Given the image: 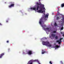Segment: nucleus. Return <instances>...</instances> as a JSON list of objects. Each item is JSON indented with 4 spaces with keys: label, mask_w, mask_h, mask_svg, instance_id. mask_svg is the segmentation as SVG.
<instances>
[{
    "label": "nucleus",
    "mask_w": 64,
    "mask_h": 64,
    "mask_svg": "<svg viewBox=\"0 0 64 64\" xmlns=\"http://www.w3.org/2000/svg\"><path fill=\"white\" fill-rule=\"evenodd\" d=\"M36 4L37 5L36 6V10H38L39 8H40V10L37 11L38 13H43L44 12V11L42 10L43 9L46 10L45 7H44V4H41L38 3V2L36 3Z\"/></svg>",
    "instance_id": "nucleus-1"
},
{
    "label": "nucleus",
    "mask_w": 64,
    "mask_h": 64,
    "mask_svg": "<svg viewBox=\"0 0 64 64\" xmlns=\"http://www.w3.org/2000/svg\"><path fill=\"white\" fill-rule=\"evenodd\" d=\"M10 5H9L8 6V7L9 8H12V7H14V2H10Z\"/></svg>",
    "instance_id": "nucleus-2"
},
{
    "label": "nucleus",
    "mask_w": 64,
    "mask_h": 64,
    "mask_svg": "<svg viewBox=\"0 0 64 64\" xmlns=\"http://www.w3.org/2000/svg\"><path fill=\"white\" fill-rule=\"evenodd\" d=\"M42 44L43 45H45V46H47V45L48 44H49V42H44L43 41L42 42Z\"/></svg>",
    "instance_id": "nucleus-3"
},
{
    "label": "nucleus",
    "mask_w": 64,
    "mask_h": 64,
    "mask_svg": "<svg viewBox=\"0 0 64 64\" xmlns=\"http://www.w3.org/2000/svg\"><path fill=\"white\" fill-rule=\"evenodd\" d=\"M36 61L37 60H30L28 62V64H33V63L34 62Z\"/></svg>",
    "instance_id": "nucleus-4"
},
{
    "label": "nucleus",
    "mask_w": 64,
    "mask_h": 64,
    "mask_svg": "<svg viewBox=\"0 0 64 64\" xmlns=\"http://www.w3.org/2000/svg\"><path fill=\"white\" fill-rule=\"evenodd\" d=\"M42 27L43 29H44V30H49V28H44V27H46V25H44V26H43V25H42Z\"/></svg>",
    "instance_id": "nucleus-5"
},
{
    "label": "nucleus",
    "mask_w": 64,
    "mask_h": 64,
    "mask_svg": "<svg viewBox=\"0 0 64 64\" xmlns=\"http://www.w3.org/2000/svg\"><path fill=\"white\" fill-rule=\"evenodd\" d=\"M63 38H60V40H57L56 41L57 42H58V44H60L61 43V40H62L63 39Z\"/></svg>",
    "instance_id": "nucleus-6"
},
{
    "label": "nucleus",
    "mask_w": 64,
    "mask_h": 64,
    "mask_svg": "<svg viewBox=\"0 0 64 64\" xmlns=\"http://www.w3.org/2000/svg\"><path fill=\"white\" fill-rule=\"evenodd\" d=\"M28 54L29 55H31V54H32V51L29 50L28 52Z\"/></svg>",
    "instance_id": "nucleus-7"
},
{
    "label": "nucleus",
    "mask_w": 64,
    "mask_h": 64,
    "mask_svg": "<svg viewBox=\"0 0 64 64\" xmlns=\"http://www.w3.org/2000/svg\"><path fill=\"white\" fill-rule=\"evenodd\" d=\"M3 55H4V53H2L0 54V58H1Z\"/></svg>",
    "instance_id": "nucleus-8"
},
{
    "label": "nucleus",
    "mask_w": 64,
    "mask_h": 64,
    "mask_svg": "<svg viewBox=\"0 0 64 64\" xmlns=\"http://www.w3.org/2000/svg\"><path fill=\"white\" fill-rule=\"evenodd\" d=\"M42 22H43V21H42V19H40L39 22V23L40 24V25H41V24H42Z\"/></svg>",
    "instance_id": "nucleus-9"
},
{
    "label": "nucleus",
    "mask_w": 64,
    "mask_h": 64,
    "mask_svg": "<svg viewBox=\"0 0 64 64\" xmlns=\"http://www.w3.org/2000/svg\"><path fill=\"white\" fill-rule=\"evenodd\" d=\"M46 46L47 47H51L52 46V45L51 44H49L48 45V44H47Z\"/></svg>",
    "instance_id": "nucleus-10"
},
{
    "label": "nucleus",
    "mask_w": 64,
    "mask_h": 64,
    "mask_svg": "<svg viewBox=\"0 0 64 64\" xmlns=\"http://www.w3.org/2000/svg\"><path fill=\"white\" fill-rule=\"evenodd\" d=\"M62 19H61L62 20V22H64V16H63L62 17Z\"/></svg>",
    "instance_id": "nucleus-11"
},
{
    "label": "nucleus",
    "mask_w": 64,
    "mask_h": 64,
    "mask_svg": "<svg viewBox=\"0 0 64 64\" xmlns=\"http://www.w3.org/2000/svg\"><path fill=\"white\" fill-rule=\"evenodd\" d=\"M60 19V17H59L58 16L56 18V20H59V19Z\"/></svg>",
    "instance_id": "nucleus-12"
},
{
    "label": "nucleus",
    "mask_w": 64,
    "mask_h": 64,
    "mask_svg": "<svg viewBox=\"0 0 64 64\" xmlns=\"http://www.w3.org/2000/svg\"><path fill=\"white\" fill-rule=\"evenodd\" d=\"M64 3H63L61 4V7H64Z\"/></svg>",
    "instance_id": "nucleus-13"
},
{
    "label": "nucleus",
    "mask_w": 64,
    "mask_h": 64,
    "mask_svg": "<svg viewBox=\"0 0 64 64\" xmlns=\"http://www.w3.org/2000/svg\"><path fill=\"white\" fill-rule=\"evenodd\" d=\"M52 36L53 37H55L56 36V35L55 34H52Z\"/></svg>",
    "instance_id": "nucleus-14"
},
{
    "label": "nucleus",
    "mask_w": 64,
    "mask_h": 64,
    "mask_svg": "<svg viewBox=\"0 0 64 64\" xmlns=\"http://www.w3.org/2000/svg\"><path fill=\"white\" fill-rule=\"evenodd\" d=\"M59 47H60V46L57 45H56V46L55 47V48H59Z\"/></svg>",
    "instance_id": "nucleus-15"
},
{
    "label": "nucleus",
    "mask_w": 64,
    "mask_h": 64,
    "mask_svg": "<svg viewBox=\"0 0 64 64\" xmlns=\"http://www.w3.org/2000/svg\"><path fill=\"white\" fill-rule=\"evenodd\" d=\"M48 14V15L47 14H46V15L45 16V17L46 18H47V17H48V15H49V14Z\"/></svg>",
    "instance_id": "nucleus-16"
},
{
    "label": "nucleus",
    "mask_w": 64,
    "mask_h": 64,
    "mask_svg": "<svg viewBox=\"0 0 64 64\" xmlns=\"http://www.w3.org/2000/svg\"><path fill=\"white\" fill-rule=\"evenodd\" d=\"M50 38H51V39H53V37L51 36H50Z\"/></svg>",
    "instance_id": "nucleus-17"
},
{
    "label": "nucleus",
    "mask_w": 64,
    "mask_h": 64,
    "mask_svg": "<svg viewBox=\"0 0 64 64\" xmlns=\"http://www.w3.org/2000/svg\"><path fill=\"white\" fill-rule=\"evenodd\" d=\"M57 14H58V15H61V14H60V13H59V12L58 11H57Z\"/></svg>",
    "instance_id": "nucleus-18"
},
{
    "label": "nucleus",
    "mask_w": 64,
    "mask_h": 64,
    "mask_svg": "<svg viewBox=\"0 0 64 64\" xmlns=\"http://www.w3.org/2000/svg\"><path fill=\"white\" fill-rule=\"evenodd\" d=\"M54 26H57V24H56V23L55 22L54 24Z\"/></svg>",
    "instance_id": "nucleus-19"
},
{
    "label": "nucleus",
    "mask_w": 64,
    "mask_h": 64,
    "mask_svg": "<svg viewBox=\"0 0 64 64\" xmlns=\"http://www.w3.org/2000/svg\"><path fill=\"white\" fill-rule=\"evenodd\" d=\"M33 10H35V11H36V8H33Z\"/></svg>",
    "instance_id": "nucleus-20"
},
{
    "label": "nucleus",
    "mask_w": 64,
    "mask_h": 64,
    "mask_svg": "<svg viewBox=\"0 0 64 64\" xmlns=\"http://www.w3.org/2000/svg\"><path fill=\"white\" fill-rule=\"evenodd\" d=\"M64 26V24H63V23L61 24V26H62V27H63V26Z\"/></svg>",
    "instance_id": "nucleus-21"
},
{
    "label": "nucleus",
    "mask_w": 64,
    "mask_h": 64,
    "mask_svg": "<svg viewBox=\"0 0 64 64\" xmlns=\"http://www.w3.org/2000/svg\"><path fill=\"white\" fill-rule=\"evenodd\" d=\"M55 38L56 39H58V36H56L55 37Z\"/></svg>",
    "instance_id": "nucleus-22"
},
{
    "label": "nucleus",
    "mask_w": 64,
    "mask_h": 64,
    "mask_svg": "<svg viewBox=\"0 0 64 64\" xmlns=\"http://www.w3.org/2000/svg\"><path fill=\"white\" fill-rule=\"evenodd\" d=\"M60 62L61 64H63V62L62 61H61Z\"/></svg>",
    "instance_id": "nucleus-23"
},
{
    "label": "nucleus",
    "mask_w": 64,
    "mask_h": 64,
    "mask_svg": "<svg viewBox=\"0 0 64 64\" xmlns=\"http://www.w3.org/2000/svg\"><path fill=\"white\" fill-rule=\"evenodd\" d=\"M45 53V52L44 51L42 52V54H44Z\"/></svg>",
    "instance_id": "nucleus-24"
},
{
    "label": "nucleus",
    "mask_w": 64,
    "mask_h": 64,
    "mask_svg": "<svg viewBox=\"0 0 64 64\" xmlns=\"http://www.w3.org/2000/svg\"><path fill=\"white\" fill-rule=\"evenodd\" d=\"M63 29H64V28L63 27H62L61 28V30H63Z\"/></svg>",
    "instance_id": "nucleus-25"
},
{
    "label": "nucleus",
    "mask_w": 64,
    "mask_h": 64,
    "mask_svg": "<svg viewBox=\"0 0 64 64\" xmlns=\"http://www.w3.org/2000/svg\"><path fill=\"white\" fill-rule=\"evenodd\" d=\"M50 64H52V62L51 61H50Z\"/></svg>",
    "instance_id": "nucleus-26"
},
{
    "label": "nucleus",
    "mask_w": 64,
    "mask_h": 64,
    "mask_svg": "<svg viewBox=\"0 0 64 64\" xmlns=\"http://www.w3.org/2000/svg\"><path fill=\"white\" fill-rule=\"evenodd\" d=\"M53 32V33H56V31H54Z\"/></svg>",
    "instance_id": "nucleus-27"
},
{
    "label": "nucleus",
    "mask_w": 64,
    "mask_h": 64,
    "mask_svg": "<svg viewBox=\"0 0 64 64\" xmlns=\"http://www.w3.org/2000/svg\"><path fill=\"white\" fill-rule=\"evenodd\" d=\"M7 43H8L9 42V41L8 40L6 42Z\"/></svg>",
    "instance_id": "nucleus-28"
},
{
    "label": "nucleus",
    "mask_w": 64,
    "mask_h": 64,
    "mask_svg": "<svg viewBox=\"0 0 64 64\" xmlns=\"http://www.w3.org/2000/svg\"><path fill=\"white\" fill-rule=\"evenodd\" d=\"M30 9H33V8H30Z\"/></svg>",
    "instance_id": "nucleus-29"
},
{
    "label": "nucleus",
    "mask_w": 64,
    "mask_h": 64,
    "mask_svg": "<svg viewBox=\"0 0 64 64\" xmlns=\"http://www.w3.org/2000/svg\"><path fill=\"white\" fill-rule=\"evenodd\" d=\"M8 22V20H6V22Z\"/></svg>",
    "instance_id": "nucleus-30"
},
{
    "label": "nucleus",
    "mask_w": 64,
    "mask_h": 64,
    "mask_svg": "<svg viewBox=\"0 0 64 64\" xmlns=\"http://www.w3.org/2000/svg\"><path fill=\"white\" fill-rule=\"evenodd\" d=\"M0 25H2V24L0 23Z\"/></svg>",
    "instance_id": "nucleus-31"
},
{
    "label": "nucleus",
    "mask_w": 64,
    "mask_h": 64,
    "mask_svg": "<svg viewBox=\"0 0 64 64\" xmlns=\"http://www.w3.org/2000/svg\"><path fill=\"white\" fill-rule=\"evenodd\" d=\"M58 9H59V8H58Z\"/></svg>",
    "instance_id": "nucleus-32"
},
{
    "label": "nucleus",
    "mask_w": 64,
    "mask_h": 64,
    "mask_svg": "<svg viewBox=\"0 0 64 64\" xmlns=\"http://www.w3.org/2000/svg\"><path fill=\"white\" fill-rule=\"evenodd\" d=\"M38 63H39V64H40V62H39Z\"/></svg>",
    "instance_id": "nucleus-33"
},
{
    "label": "nucleus",
    "mask_w": 64,
    "mask_h": 64,
    "mask_svg": "<svg viewBox=\"0 0 64 64\" xmlns=\"http://www.w3.org/2000/svg\"><path fill=\"white\" fill-rule=\"evenodd\" d=\"M58 11H59V9H58Z\"/></svg>",
    "instance_id": "nucleus-34"
},
{
    "label": "nucleus",
    "mask_w": 64,
    "mask_h": 64,
    "mask_svg": "<svg viewBox=\"0 0 64 64\" xmlns=\"http://www.w3.org/2000/svg\"><path fill=\"white\" fill-rule=\"evenodd\" d=\"M39 2H40V0H39Z\"/></svg>",
    "instance_id": "nucleus-35"
},
{
    "label": "nucleus",
    "mask_w": 64,
    "mask_h": 64,
    "mask_svg": "<svg viewBox=\"0 0 64 64\" xmlns=\"http://www.w3.org/2000/svg\"><path fill=\"white\" fill-rule=\"evenodd\" d=\"M42 51H43V50H42Z\"/></svg>",
    "instance_id": "nucleus-36"
},
{
    "label": "nucleus",
    "mask_w": 64,
    "mask_h": 64,
    "mask_svg": "<svg viewBox=\"0 0 64 64\" xmlns=\"http://www.w3.org/2000/svg\"><path fill=\"white\" fill-rule=\"evenodd\" d=\"M44 23H43V24H44Z\"/></svg>",
    "instance_id": "nucleus-37"
}]
</instances>
